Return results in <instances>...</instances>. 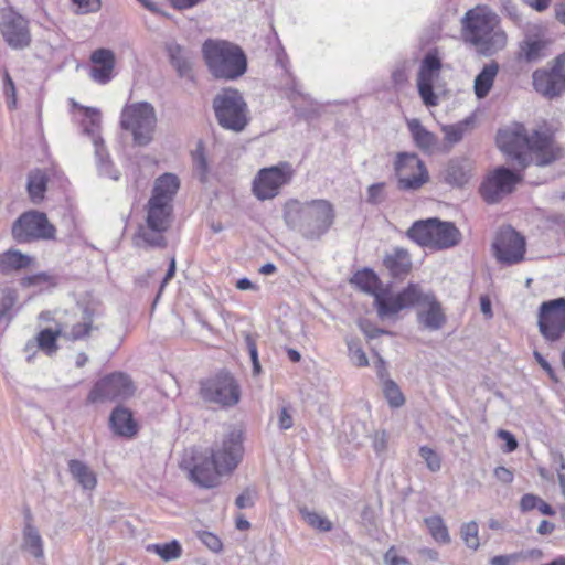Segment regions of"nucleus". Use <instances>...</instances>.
Returning a JSON list of instances; mask_svg holds the SVG:
<instances>
[{
  "mask_svg": "<svg viewBox=\"0 0 565 565\" xmlns=\"http://www.w3.org/2000/svg\"><path fill=\"white\" fill-rule=\"evenodd\" d=\"M202 55L211 75L216 79L235 81L247 71V57L241 46L224 40H206Z\"/></svg>",
  "mask_w": 565,
  "mask_h": 565,
  "instance_id": "20e7f679",
  "label": "nucleus"
},
{
  "mask_svg": "<svg viewBox=\"0 0 565 565\" xmlns=\"http://www.w3.org/2000/svg\"><path fill=\"white\" fill-rule=\"evenodd\" d=\"M492 248L498 262L514 265L524 259L525 241L516 231L508 227L498 233Z\"/></svg>",
  "mask_w": 565,
  "mask_h": 565,
  "instance_id": "a211bd4d",
  "label": "nucleus"
},
{
  "mask_svg": "<svg viewBox=\"0 0 565 565\" xmlns=\"http://www.w3.org/2000/svg\"><path fill=\"white\" fill-rule=\"evenodd\" d=\"M386 200L385 183L379 182L367 188L366 202L371 205H379Z\"/></svg>",
  "mask_w": 565,
  "mask_h": 565,
  "instance_id": "8fccbe9b",
  "label": "nucleus"
},
{
  "mask_svg": "<svg viewBox=\"0 0 565 565\" xmlns=\"http://www.w3.org/2000/svg\"><path fill=\"white\" fill-rule=\"evenodd\" d=\"M419 456L424 459L427 468L431 472L439 471L441 468V460L437 452L428 446L419 448Z\"/></svg>",
  "mask_w": 565,
  "mask_h": 565,
  "instance_id": "09e8293b",
  "label": "nucleus"
},
{
  "mask_svg": "<svg viewBox=\"0 0 565 565\" xmlns=\"http://www.w3.org/2000/svg\"><path fill=\"white\" fill-rule=\"evenodd\" d=\"M394 168L398 179V188L401 190H418L429 180V174L425 163L416 153H397Z\"/></svg>",
  "mask_w": 565,
  "mask_h": 565,
  "instance_id": "f3484780",
  "label": "nucleus"
},
{
  "mask_svg": "<svg viewBox=\"0 0 565 565\" xmlns=\"http://www.w3.org/2000/svg\"><path fill=\"white\" fill-rule=\"evenodd\" d=\"M258 499V492L255 488H246L244 491L237 495L235 499V505L238 509H249L255 505L256 500Z\"/></svg>",
  "mask_w": 565,
  "mask_h": 565,
  "instance_id": "3c124183",
  "label": "nucleus"
},
{
  "mask_svg": "<svg viewBox=\"0 0 565 565\" xmlns=\"http://www.w3.org/2000/svg\"><path fill=\"white\" fill-rule=\"evenodd\" d=\"M58 335L63 337L61 330L53 332L51 329H44L36 337V345L51 354L57 350L56 339Z\"/></svg>",
  "mask_w": 565,
  "mask_h": 565,
  "instance_id": "37998d69",
  "label": "nucleus"
},
{
  "mask_svg": "<svg viewBox=\"0 0 565 565\" xmlns=\"http://www.w3.org/2000/svg\"><path fill=\"white\" fill-rule=\"evenodd\" d=\"M111 436L134 438L137 436L140 426H109Z\"/></svg>",
  "mask_w": 565,
  "mask_h": 565,
  "instance_id": "bf43d9fd",
  "label": "nucleus"
},
{
  "mask_svg": "<svg viewBox=\"0 0 565 565\" xmlns=\"http://www.w3.org/2000/svg\"><path fill=\"white\" fill-rule=\"evenodd\" d=\"M68 471L72 477L86 490L96 487L97 479L93 470L83 461L71 459L68 461Z\"/></svg>",
  "mask_w": 565,
  "mask_h": 565,
  "instance_id": "473e14b6",
  "label": "nucleus"
},
{
  "mask_svg": "<svg viewBox=\"0 0 565 565\" xmlns=\"http://www.w3.org/2000/svg\"><path fill=\"white\" fill-rule=\"evenodd\" d=\"M534 90L547 99L565 93V54L557 56L550 67L537 68L532 74Z\"/></svg>",
  "mask_w": 565,
  "mask_h": 565,
  "instance_id": "2eb2a0df",
  "label": "nucleus"
},
{
  "mask_svg": "<svg viewBox=\"0 0 565 565\" xmlns=\"http://www.w3.org/2000/svg\"><path fill=\"white\" fill-rule=\"evenodd\" d=\"M435 79L417 77L418 93L426 106H436L438 97L434 93L433 83Z\"/></svg>",
  "mask_w": 565,
  "mask_h": 565,
  "instance_id": "49530a36",
  "label": "nucleus"
},
{
  "mask_svg": "<svg viewBox=\"0 0 565 565\" xmlns=\"http://www.w3.org/2000/svg\"><path fill=\"white\" fill-rule=\"evenodd\" d=\"M33 259L18 249H9L0 254V271L9 274L31 266Z\"/></svg>",
  "mask_w": 565,
  "mask_h": 565,
  "instance_id": "2f4dec72",
  "label": "nucleus"
},
{
  "mask_svg": "<svg viewBox=\"0 0 565 565\" xmlns=\"http://www.w3.org/2000/svg\"><path fill=\"white\" fill-rule=\"evenodd\" d=\"M201 397L209 403L230 407L239 402L241 390L236 380L227 372H220L215 376L201 382Z\"/></svg>",
  "mask_w": 565,
  "mask_h": 565,
  "instance_id": "f8f14e48",
  "label": "nucleus"
},
{
  "mask_svg": "<svg viewBox=\"0 0 565 565\" xmlns=\"http://www.w3.org/2000/svg\"><path fill=\"white\" fill-rule=\"evenodd\" d=\"M497 143L522 169L531 163L546 167L564 157V149L546 124L527 130L523 124L513 122L498 131Z\"/></svg>",
  "mask_w": 565,
  "mask_h": 565,
  "instance_id": "f257e3e1",
  "label": "nucleus"
},
{
  "mask_svg": "<svg viewBox=\"0 0 565 565\" xmlns=\"http://www.w3.org/2000/svg\"><path fill=\"white\" fill-rule=\"evenodd\" d=\"M539 500H540V497H537L535 494H531V493L524 494L521 498L520 508L523 512H527L533 509H536Z\"/></svg>",
  "mask_w": 565,
  "mask_h": 565,
  "instance_id": "0e129e2a",
  "label": "nucleus"
},
{
  "mask_svg": "<svg viewBox=\"0 0 565 565\" xmlns=\"http://www.w3.org/2000/svg\"><path fill=\"white\" fill-rule=\"evenodd\" d=\"M46 182L47 179L41 171H35L29 174L28 191L34 203H38L43 199L44 192L46 191Z\"/></svg>",
  "mask_w": 565,
  "mask_h": 565,
  "instance_id": "4c0bfd02",
  "label": "nucleus"
},
{
  "mask_svg": "<svg viewBox=\"0 0 565 565\" xmlns=\"http://www.w3.org/2000/svg\"><path fill=\"white\" fill-rule=\"evenodd\" d=\"M94 316L95 311L93 309L84 307L81 319L70 330L63 331V338L70 341L87 339L93 331L98 330V326L94 324Z\"/></svg>",
  "mask_w": 565,
  "mask_h": 565,
  "instance_id": "cd10ccee",
  "label": "nucleus"
},
{
  "mask_svg": "<svg viewBox=\"0 0 565 565\" xmlns=\"http://www.w3.org/2000/svg\"><path fill=\"white\" fill-rule=\"evenodd\" d=\"M499 72V64L494 61L486 64L475 78V94L478 98H484L491 90Z\"/></svg>",
  "mask_w": 565,
  "mask_h": 565,
  "instance_id": "7c9ffc66",
  "label": "nucleus"
},
{
  "mask_svg": "<svg viewBox=\"0 0 565 565\" xmlns=\"http://www.w3.org/2000/svg\"><path fill=\"white\" fill-rule=\"evenodd\" d=\"M0 30L9 46L15 50L30 45L31 34L28 21L19 13L8 10L0 15Z\"/></svg>",
  "mask_w": 565,
  "mask_h": 565,
  "instance_id": "412c9836",
  "label": "nucleus"
},
{
  "mask_svg": "<svg viewBox=\"0 0 565 565\" xmlns=\"http://www.w3.org/2000/svg\"><path fill=\"white\" fill-rule=\"evenodd\" d=\"M494 477L500 482L505 483V484H509L513 481V472L503 466L497 467L494 469Z\"/></svg>",
  "mask_w": 565,
  "mask_h": 565,
  "instance_id": "338daca9",
  "label": "nucleus"
},
{
  "mask_svg": "<svg viewBox=\"0 0 565 565\" xmlns=\"http://www.w3.org/2000/svg\"><path fill=\"white\" fill-rule=\"evenodd\" d=\"M24 546L35 558L43 557L42 539L38 530L30 524L24 529Z\"/></svg>",
  "mask_w": 565,
  "mask_h": 565,
  "instance_id": "58836bf2",
  "label": "nucleus"
},
{
  "mask_svg": "<svg viewBox=\"0 0 565 565\" xmlns=\"http://www.w3.org/2000/svg\"><path fill=\"white\" fill-rule=\"evenodd\" d=\"M166 52L178 75L180 77L192 78L193 52L174 41L166 44Z\"/></svg>",
  "mask_w": 565,
  "mask_h": 565,
  "instance_id": "393cba45",
  "label": "nucleus"
},
{
  "mask_svg": "<svg viewBox=\"0 0 565 565\" xmlns=\"http://www.w3.org/2000/svg\"><path fill=\"white\" fill-rule=\"evenodd\" d=\"M109 424H136L132 412L121 405L115 407L109 416Z\"/></svg>",
  "mask_w": 565,
  "mask_h": 565,
  "instance_id": "864d4df0",
  "label": "nucleus"
},
{
  "mask_svg": "<svg viewBox=\"0 0 565 565\" xmlns=\"http://www.w3.org/2000/svg\"><path fill=\"white\" fill-rule=\"evenodd\" d=\"M348 350L350 358L354 365L356 366H366L369 365V360L366 358L365 352L355 341H348Z\"/></svg>",
  "mask_w": 565,
  "mask_h": 565,
  "instance_id": "5fc2aeb1",
  "label": "nucleus"
},
{
  "mask_svg": "<svg viewBox=\"0 0 565 565\" xmlns=\"http://www.w3.org/2000/svg\"><path fill=\"white\" fill-rule=\"evenodd\" d=\"M460 536L468 548L478 550L480 542L478 536V524L476 521L463 523L460 527Z\"/></svg>",
  "mask_w": 565,
  "mask_h": 565,
  "instance_id": "c03bdc74",
  "label": "nucleus"
},
{
  "mask_svg": "<svg viewBox=\"0 0 565 565\" xmlns=\"http://www.w3.org/2000/svg\"><path fill=\"white\" fill-rule=\"evenodd\" d=\"M497 436L505 441L504 446L502 447L504 452H512L518 448V440L512 433L504 429H499L497 431Z\"/></svg>",
  "mask_w": 565,
  "mask_h": 565,
  "instance_id": "13d9d810",
  "label": "nucleus"
},
{
  "mask_svg": "<svg viewBox=\"0 0 565 565\" xmlns=\"http://www.w3.org/2000/svg\"><path fill=\"white\" fill-rule=\"evenodd\" d=\"M90 77L98 84L108 83L114 73L115 54L108 49H97L90 55Z\"/></svg>",
  "mask_w": 565,
  "mask_h": 565,
  "instance_id": "b1692460",
  "label": "nucleus"
},
{
  "mask_svg": "<svg viewBox=\"0 0 565 565\" xmlns=\"http://www.w3.org/2000/svg\"><path fill=\"white\" fill-rule=\"evenodd\" d=\"M418 296L417 285L409 284L407 288L394 297H387L384 292L376 294L374 305L380 318H386L396 315L404 308L414 306V297Z\"/></svg>",
  "mask_w": 565,
  "mask_h": 565,
  "instance_id": "4be33fe9",
  "label": "nucleus"
},
{
  "mask_svg": "<svg viewBox=\"0 0 565 565\" xmlns=\"http://www.w3.org/2000/svg\"><path fill=\"white\" fill-rule=\"evenodd\" d=\"M501 7L505 14L515 23L520 24L522 21L516 4L512 0H500Z\"/></svg>",
  "mask_w": 565,
  "mask_h": 565,
  "instance_id": "052dcab7",
  "label": "nucleus"
},
{
  "mask_svg": "<svg viewBox=\"0 0 565 565\" xmlns=\"http://www.w3.org/2000/svg\"><path fill=\"white\" fill-rule=\"evenodd\" d=\"M172 204L160 202L159 199H149L147 203L146 224L140 225L137 238L143 246L151 248H164L167 239L164 233L172 222Z\"/></svg>",
  "mask_w": 565,
  "mask_h": 565,
  "instance_id": "1a4fd4ad",
  "label": "nucleus"
},
{
  "mask_svg": "<svg viewBox=\"0 0 565 565\" xmlns=\"http://www.w3.org/2000/svg\"><path fill=\"white\" fill-rule=\"evenodd\" d=\"M537 327L541 335L550 343L557 342L565 335V298L541 303Z\"/></svg>",
  "mask_w": 565,
  "mask_h": 565,
  "instance_id": "dca6fc26",
  "label": "nucleus"
},
{
  "mask_svg": "<svg viewBox=\"0 0 565 565\" xmlns=\"http://www.w3.org/2000/svg\"><path fill=\"white\" fill-rule=\"evenodd\" d=\"M17 302V292L13 289H4L0 299V324L8 326L12 319L11 311Z\"/></svg>",
  "mask_w": 565,
  "mask_h": 565,
  "instance_id": "ea45409f",
  "label": "nucleus"
},
{
  "mask_svg": "<svg viewBox=\"0 0 565 565\" xmlns=\"http://www.w3.org/2000/svg\"><path fill=\"white\" fill-rule=\"evenodd\" d=\"M286 225L297 231L303 238L318 241L334 223L335 210L333 204L324 199L301 202L289 200L284 206Z\"/></svg>",
  "mask_w": 565,
  "mask_h": 565,
  "instance_id": "f03ea898",
  "label": "nucleus"
},
{
  "mask_svg": "<svg viewBox=\"0 0 565 565\" xmlns=\"http://www.w3.org/2000/svg\"><path fill=\"white\" fill-rule=\"evenodd\" d=\"M192 157H193V162H194L195 169L201 174L200 179H201V181H204L205 175L209 171V164H207V161L205 158L204 148H203L202 142L198 143V147L193 151Z\"/></svg>",
  "mask_w": 565,
  "mask_h": 565,
  "instance_id": "603ef678",
  "label": "nucleus"
},
{
  "mask_svg": "<svg viewBox=\"0 0 565 565\" xmlns=\"http://www.w3.org/2000/svg\"><path fill=\"white\" fill-rule=\"evenodd\" d=\"M199 537L202 541V543L213 552H218L223 547L221 540L211 532H201L199 534Z\"/></svg>",
  "mask_w": 565,
  "mask_h": 565,
  "instance_id": "4d7b16f0",
  "label": "nucleus"
},
{
  "mask_svg": "<svg viewBox=\"0 0 565 565\" xmlns=\"http://www.w3.org/2000/svg\"><path fill=\"white\" fill-rule=\"evenodd\" d=\"M441 68V61L436 53H427L424 57L418 76L423 78L435 79L438 76V72Z\"/></svg>",
  "mask_w": 565,
  "mask_h": 565,
  "instance_id": "a19ab883",
  "label": "nucleus"
},
{
  "mask_svg": "<svg viewBox=\"0 0 565 565\" xmlns=\"http://www.w3.org/2000/svg\"><path fill=\"white\" fill-rule=\"evenodd\" d=\"M180 468L188 472V478L196 486L205 489L220 484L224 475L210 449L193 446L184 450Z\"/></svg>",
  "mask_w": 565,
  "mask_h": 565,
  "instance_id": "6e6552de",
  "label": "nucleus"
},
{
  "mask_svg": "<svg viewBox=\"0 0 565 565\" xmlns=\"http://www.w3.org/2000/svg\"><path fill=\"white\" fill-rule=\"evenodd\" d=\"M548 41L539 38H527L521 45V56L527 62L539 61L544 56Z\"/></svg>",
  "mask_w": 565,
  "mask_h": 565,
  "instance_id": "72a5a7b5",
  "label": "nucleus"
},
{
  "mask_svg": "<svg viewBox=\"0 0 565 565\" xmlns=\"http://www.w3.org/2000/svg\"><path fill=\"white\" fill-rule=\"evenodd\" d=\"M179 188L180 182L178 177L172 173H164L156 180L150 199H159L160 202L172 204V200Z\"/></svg>",
  "mask_w": 565,
  "mask_h": 565,
  "instance_id": "c756f323",
  "label": "nucleus"
},
{
  "mask_svg": "<svg viewBox=\"0 0 565 565\" xmlns=\"http://www.w3.org/2000/svg\"><path fill=\"white\" fill-rule=\"evenodd\" d=\"M300 514L302 519L313 529L320 531V532H329L332 530L333 524L330 520H328L326 516L309 511L307 508L300 509Z\"/></svg>",
  "mask_w": 565,
  "mask_h": 565,
  "instance_id": "79ce46f5",
  "label": "nucleus"
},
{
  "mask_svg": "<svg viewBox=\"0 0 565 565\" xmlns=\"http://www.w3.org/2000/svg\"><path fill=\"white\" fill-rule=\"evenodd\" d=\"M559 462V468L557 469V479L562 490V494L565 498V458L562 454L555 456Z\"/></svg>",
  "mask_w": 565,
  "mask_h": 565,
  "instance_id": "774afa93",
  "label": "nucleus"
},
{
  "mask_svg": "<svg viewBox=\"0 0 565 565\" xmlns=\"http://www.w3.org/2000/svg\"><path fill=\"white\" fill-rule=\"evenodd\" d=\"M520 181L518 174L507 168H498L480 186V193L488 203H497L513 192Z\"/></svg>",
  "mask_w": 565,
  "mask_h": 565,
  "instance_id": "aec40b11",
  "label": "nucleus"
},
{
  "mask_svg": "<svg viewBox=\"0 0 565 565\" xmlns=\"http://www.w3.org/2000/svg\"><path fill=\"white\" fill-rule=\"evenodd\" d=\"M85 115L89 119L90 126H85L84 131L92 137V141L95 147V156L98 160L99 172L108 175L113 180H118L119 175L117 172H111L110 162L105 152L104 141L97 132L100 124L99 110L95 108H85Z\"/></svg>",
  "mask_w": 565,
  "mask_h": 565,
  "instance_id": "5701e85b",
  "label": "nucleus"
},
{
  "mask_svg": "<svg viewBox=\"0 0 565 565\" xmlns=\"http://www.w3.org/2000/svg\"><path fill=\"white\" fill-rule=\"evenodd\" d=\"M384 395L393 407H399L404 404V396L395 382L386 380L383 386Z\"/></svg>",
  "mask_w": 565,
  "mask_h": 565,
  "instance_id": "de8ad7c7",
  "label": "nucleus"
},
{
  "mask_svg": "<svg viewBox=\"0 0 565 565\" xmlns=\"http://www.w3.org/2000/svg\"><path fill=\"white\" fill-rule=\"evenodd\" d=\"M383 265L393 278H403L412 269L411 255L403 247H394L384 255Z\"/></svg>",
  "mask_w": 565,
  "mask_h": 565,
  "instance_id": "a878e982",
  "label": "nucleus"
},
{
  "mask_svg": "<svg viewBox=\"0 0 565 565\" xmlns=\"http://www.w3.org/2000/svg\"><path fill=\"white\" fill-rule=\"evenodd\" d=\"M471 122V118H467L456 125H449L443 127V131L445 132V138L451 145L459 142L468 130V127Z\"/></svg>",
  "mask_w": 565,
  "mask_h": 565,
  "instance_id": "a18cd8bd",
  "label": "nucleus"
},
{
  "mask_svg": "<svg viewBox=\"0 0 565 565\" xmlns=\"http://www.w3.org/2000/svg\"><path fill=\"white\" fill-rule=\"evenodd\" d=\"M120 127L131 135L136 146L149 145L157 127L154 107L147 102L126 105L120 114Z\"/></svg>",
  "mask_w": 565,
  "mask_h": 565,
  "instance_id": "0eeeda50",
  "label": "nucleus"
},
{
  "mask_svg": "<svg viewBox=\"0 0 565 565\" xmlns=\"http://www.w3.org/2000/svg\"><path fill=\"white\" fill-rule=\"evenodd\" d=\"M12 237L20 244L54 239L55 226L45 213L31 210L22 213L12 224Z\"/></svg>",
  "mask_w": 565,
  "mask_h": 565,
  "instance_id": "9d476101",
  "label": "nucleus"
},
{
  "mask_svg": "<svg viewBox=\"0 0 565 565\" xmlns=\"http://www.w3.org/2000/svg\"><path fill=\"white\" fill-rule=\"evenodd\" d=\"M461 22L462 38L480 54L490 56L505 47L508 38L500 28L499 17L487 7L470 9Z\"/></svg>",
  "mask_w": 565,
  "mask_h": 565,
  "instance_id": "7ed1b4c3",
  "label": "nucleus"
},
{
  "mask_svg": "<svg viewBox=\"0 0 565 565\" xmlns=\"http://www.w3.org/2000/svg\"><path fill=\"white\" fill-rule=\"evenodd\" d=\"M147 551L159 555L166 562L177 559L182 554L181 544L177 540L163 544H149Z\"/></svg>",
  "mask_w": 565,
  "mask_h": 565,
  "instance_id": "c9c22d12",
  "label": "nucleus"
},
{
  "mask_svg": "<svg viewBox=\"0 0 565 565\" xmlns=\"http://www.w3.org/2000/svg\"><path fill=\"white\" fill-rule=\"evenodd\" d=\"M424 522L436 542L443 544H448L450 542L448 529L441 516L433 515L425 518Z\"/></svg>",
  "mask_w": 565,
  "mask_h": 565,
  "instance_id": "e433bc0d",
  "label": "nucleus"
},
{
  "mask_svg": "<svg viewBox=\"0 0 565 565\" xmlns=\"http://www.w3.org/2000/svg\"><path fill=\"white\" fill-rule=\"evenodd\" d=\"M245 431L242 428H234L225 434L220 441H215L210 448L211 454L222 469L224 475L232 473L244 456Z\"/></svg>",
  "mask_w": 565,
  "mask_h": 565,
  "instance_id": "ddd939ff",
  "label": "nucleus"
},
{
  "mask_svg": "<svg viewBox=\"0 0 565 565\" xmlns=\"http://www.w3.org/2000/svg\"><path fill=\"white\" fill-rule=\"evenodd\" d=\"M82 13L96 12L100 9V0H72Z\"/></svg>",
  "mask_w": 565,
  "mask_h": 565,
  "instance_id": "e2e57ef3",
  "label": "nucleus"
},
{
  "mask_svg": "<svg viewBox=\"0 0 565 565\" xmlns=\"http://www.w3.org/2000/svg\"><path fill=\"white\" fill-rule=\"evenodd\" d=\"M384 562L387 565H408L409 562L396 554L394 547H391L384 555Z\"/></svg>",
  "mask_w": 565,
  "mask_h": 565,
  "instance_id": "69168bd1",
  "label": "nucleus"
},
{
  "mask_svg": "<svg viewBox=\"0 0 565 565\" xmlns=\"http://www.w3.org/2000/svg\"><path fill=\"white\" fill-rule=\"evenodd\" d=\"M294 173L291 164L287 161L263 168L253 181V193L262 201L274 199L278 195L281 186L290 182Z\"/></svg>",
  "mask_w": 565,
  "mask_h": 565,
  "instance_id": "4468645a",
  "label": "nucleus"
},
{
  "mask_svg": "<svg viewBox=\"0 0 565 565\" xmlns=\"http://www.w3.org/2000/svg\"><path fill=\"white\" fill-rule=\"evenodd\" d=\"M408 130L417 148L426 153H433L438 146L437 136L428 131L419 119L413 118L407 121Z\"/></svg>",
  "mask_w": 565,
  "mask_h": 565,
  "instance_id": "c85d7f7f",
  "label": "nucleus"
},
{
  "mask_svg": "<svg viewBox=\"0 0 565 565\" xmlns=\"http://www.w3.org/2000/svg\"><path fill=\"white\" fill-rule=\"evenodd\" d=\"M3 93L8 98H10L8 103L9 107H14L17 103L15 86L8 72H6L3 76Z\"/></svg>",
  "mask_w": 565,
  "mask_h": 565,
  "instance_id": "680f3d73",
  "label": "nucleus"
},
{
  "mask_svg": "<svg viewBox=\"0 0 565 565\" xmlns=\"http://www.w3.org/2000/svg\"><path fill=\"white\" fill-rule=\"evenodd\" d=\"M472 163L467 158H454L449 160L444 171V180L448 184L462 186L471 177Z\"/></svg>",
  "mask_w": 565,
  "mask_h": 565,
  "instance_id": "bb28decb",
  "label": "nucleus"
},
{
  "mask_svg": "<svg viewBox=\"0 0 565 565\" xmlns=\"http://www.w3.org/2000/svg\"><path fill=\"white\" fill-rule=\"evenodd\" d=\"M370 437L372 438L373 449L377 455L386 451L388 436L384 429H374L373 433H370Z\"/></svg>",
  "mask_w": 565,
  "mask_h": 565,
  "instance_id": "6e6d98bb",
  "label": "nucleus"
},
{
  "mask_svg": "<svg viewBox=\"0 0 565 565\" xmlns=\"http://www.w3.org/2000/svg\"><path fill=\"white\" fill-rule=\"evenodd\" d=\"M407 236L420 246L435 249L451 248L461 241V233L452 222L437 217L416 221L408 228Z\"/></svg>",
  "mask_w": 565,
  "mask_h": 565,
  "instance_id": "39448f33",
  "label": "nucleus"
},
{
  "mask_svg": "<svg viewBox=\"0 0 565 565\" xmlns=\"http://www.w3.org/2000/svg\"><path fill=\"white\" fill-rule=\"evenodd\" d=\"M217 124L234 132L243 131L249 122V109L242 93L235 88L221 89L213 98Z\"/></svg>",
  "mask_w": 565,
  "mask_h": 565,
  "instance_id": "423d86ee",
  "label": "nucleus"
},
{
  "mask_svg": "<svg viewBox=\"0 0 565 565\" xmlns=\"http://www.w3.org/2000/svg\"><path fill=\"white\" fill-rule=\"evenodd\" d=\"M135 390L134 382L127 374L114 372L94 384L88 393L87 401L93 404L125 401L134 395Z\"/></svg>",
  "mask_w": 565,
  "mask_h": 565,
  "instance_id": "9b49d317",
  "label": "nucleus"
},
{
  "mask_svg": "<svg viewBox=\"0 0 565 565\" xmlns=\"http://www.w3.org/2000/svg\"><path fill=\"white\" fill-rule=\"evenodd\" d=\"M418 296L414 297V306H418L417 321L427 330H440L447 321L441 303L433 292H424L417 285Z\"/></svg>",
  "mask_w": 565,
  "mask_h": 565,
  "instance_id": "6ab92c4d",
  "label": "nucleus"
},
{
  "mask_svg": "<svg viewBox=\"0 0 565 565\" xmlns=\"http://www.w3.org/2000/svg\"><path fill=\"white\" fill-rule=\"evenodd\" d=\"M353 284H355L363 291L371 294L376 297V294H380L381 281L377 275L369 268L358 271L353 278L351 279Z\"/></svg>",
  "mask_w": 565,
  "mask_h": 565,
  "instance_id": "f704fd0d",
  "label": "nucleus"
}]
</instances>
